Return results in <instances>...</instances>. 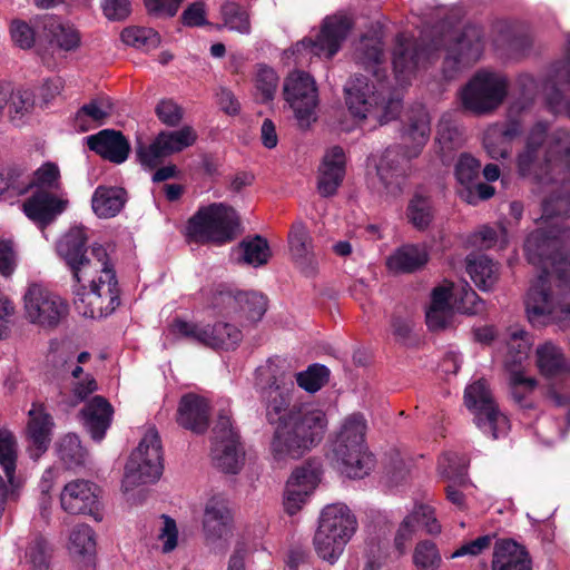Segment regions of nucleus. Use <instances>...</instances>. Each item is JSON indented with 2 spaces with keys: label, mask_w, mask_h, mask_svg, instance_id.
<instances>
[{
  "label": "nucleus",
  "mask_w": 570,
  "mask_h": 570,
  "mask_svg": "<svg viewBox=\"0 0 570 570\" xmlns=\"http://www.w3.org/2000/svg\"><path fill=\"white\" fill-rule=\"evenodd\" d=\"M546 131L543 122L533 125L518 157L520 175L533 178L548 194L542 203L541 226L524 244L529 263L541 268L528 291L525 311L533 325L554 323L564 330L570 327V225L562 218L570 217V175L543 176L537 170V154Z\"/></svg>",
  "instance_id": "1"
},
{
  "label": "nucleus",
  "mask_w": 570,
  "mask_h": 570,
  "mask_svg": "<svg viewBox=\"0 0 570 570\" xmlns=\"http://www.w3.org/2000/svg\"><path fill=\"white\" fill-rule=\"evenodd\" d=\"M294 382L285 374L262 390L266 420L275 426L269 450L277 462L303 458L323 440L327 428L325 412L314 404L291 406Z\"/></svg>",
  "instance_id": "2"
},
{
  "label": "nucleus",
  "mask_w": 570,
  "mask_h": 570,
  "mask_svg": "<svg viewBox=\"0 0 570 570\" xmlns=\"http://www.w3.org/2000/svg\"><path fill=\"white\" fill-rule=\"evenodd\" d=\"M87 239L86 229L75 226L58 240L56 249L78 284L75 308L85 317L101 318L120 305V291L106 248L94 245L88 253Z\"/></svg>",
  "instance_id": "3"
},
{
  "label": "nucleus",
  "mask_w": 570,
  "mask_h": 570,
  "mask_svg": "<svg viewBox=\"0 0 570 570\" xmlns=\"http://www.w3.org/2000/svg\"><path fill=\"white\" fill-rule=\"evenodd\" d=\"M483 37L481 27L469 24L462 30H449L421 48L411 37L401 33L393 51L395 76L397 80L406 81L420 65L431 59L433 51L443 46L446 51L443 72L446 78H453L460 69L479 61L484 48Z\"/></svg>",
  "instance_id": "4"
},
{
  "label": "nucleus",
  "mask_w": 570,
  "mask_h": 570,
  "mask_svg": "<svg viewBox=\"0 0 570 570\" xmlns=\"http://www.w3.org/2000/svg\"><path fill=\"white\" fill-rule=\"evenodd\" d=\"M431 132L430 116L424 107L412 109L402 131L403 146L385 149L376 165V174L383 190L391 197L402 195L409 171V163L416 158L426 145Z\"/></svg>",
  "instance_id": "5"
},
{
  "label": "nucleus",
  "mask_w": 570,
  "mask_h": 570,
  "mask_svg": "<svg viewBox=\"0 0 570 570\" xmlns=\"http://www.w3.org/2000/svg\"><path fill=\"white\" fill-rule=\"evenodd\" d=\"M366 420L360 413L346 416L333 443L336 469L350 479H363L374 464L365 443Z\"/></svg>",
  "instance_id": "6"
},
{
  "label": "nucleus",
  "mask_w": 570,
  "mask_h": 570,
  "mask_svg": "<svg viewBox=\"0 0 570 570\" xmlns=\"http://www.w3.org/2000/svg\"><path fill=\"white\" fill-rule=\"evenodd\" d=\"M358 523L353 511L343 502H333L323 508L313 538L317 556L334 564L352 540Z\"/></svg>",
  "instance_id": "7"
},
{
  "label": "nucleus",
  "mask_w": 570,
  "mask_h": 570,
  "mask_svg": "<svg viewBox=\"0 0 570 570\" xmlns=\"http://www.w3.org/2000/svg\"><path fill=\"white\" fill-rule=\"evenodd\" d=\"M344 91L351 114L361 120H373L375 125H385L395 119L402 108L400 99L386 97L383 89L370 83L363 75L351 78Z\"/></svg>",
  "instance_id": "8"
},
{
  "label": "nucleus",
  "mask_w": 570,
  "mask_h": 570,
  "mask_svg": "<svg viewBox=\"0 0 570 570\" xmlns=\"http://www.w3.org/2000/svg\"><path fill=\"white\" fill-rule=\"evenodd\" d=\"M240 219L236 210L223 203L200 207L188 220L187 235L196 243L227 244L239 234Z\"/></svg>",
  "instance_id": "9"
},
{
  "label": "nucleus",
  "mask_w": 570,
  "mask_h": 570,
  "mask_svg": "<svg viewBox=\"0 0 570 570\" xmlns=\"http://www.w3.org/2000/svg\"><path fill=\"white\" fill-rule=\"evenodd\" d=\"M163 444L155 428H148L131 452L122 480L125 491L157 481L164 471Z\"/></svg>",
  "instance_id": "10"
},
{
  "label": "nucleus",
  "mask_w": 570,
  "mask_h": 570,
  "mask_svg": "<svg viewBox=\"0 0 570 570\" xmlns=\"http://www.w3.org/2000/svg\"><path fill=\"white\" fill-rule=\"evenodd\" d=\"M508 88L509 81L505 76L480 70L463 88L462 105L475 115L490 114L502 105L508 95Z\"/></svg>",
  "instance_id": "11"
},
{
  "label": "nucleus",
  "mask_w": 570,
  "mask_h": 570,
  "mask_svg": "<svg viewBox=\"0 0 570 570\" xmlns=\"http://www.w3.org/2000/svg\"><path fill=\"white\" fill-rule=\"evenodd\" d=\"M23 311L31 324L55 328L67 317L69 305L58 294L39 284H32L23 295Z\"/></svg>",
  "instance_id": "12"
},
{
  "label": "nucleus",
  "mask_w": 570,
  "mask_h": 570,
  "mask_svg": "<svg viewBox=\"0 0 570 570\" xmlns=\"http://www.w3.org/2000/svg\"><path fill=\"white\" fill-rule=\"evenodd\" d=\"M464 402L468 409L474 411L475 423L484 434L497 440L508 431L509 421L498 410L485 380L480 379L466 386Z\"/></svg>",
  "instance_id": "13"
},
{
  "label": "nucleus",
  "mask_w": 570,
  "mask_h": 570,
  "mask_svg": "<svg viewBox=\"0 0 570 570\" xmlns=\"http://www.w3.org/2000/svg\"><path fill=\"white\" fill-rule=\"evenodd\" d=\"M283 96L302 127L316 120L318 92L315 80L307 72H291L284 80Z\"/></svg>",
  "instance_id": "14"
},
{
  "label": "nucleus",
  "mask_w": 570,
  "mask_h": 570,
  "mask_svg": "<svg viewBox=\"0 0 570 570\" xmlns=\"http://www.w3.org/2000/svg\"><path fill=\"white\" fill-rule=\"evenodd\" d=\"M352 28L351 19L345 14L326 17L315 39L305 38L295 45L298 53L308 52L317 57L331 59L335 56Z\"/></svg>",
  "instance_id": "15"
},
{
  "label": "nucleus",
  "mask_w": 570,
  "mask_h": 570,
  "mask_svg": "<svg viewBox=\"0 0 570 570\" xmlns=\"http://www.w3.org/2000/svg\"><path fill=\"white\" fill-rule=\"evenodd\" d=\"M542 122L547 125V130H549V124ZM537 170L543 176L570 175V130L558 128L550 135L546 131V139L537 154Z\"/></svg>",
  "instance_id": "16"
},
{
  "label": "nucleus",
  "mask_w": 570,
  "mask_h": 570,
  "mask_svg": "<svg viewBox=\"0 0 570 570\" xmlns=\"http://www.w3.org/2000/svg\"><path fill=\"white\" fill-rule=\"evenodd\" d=\"M196 140L197 132L191 126H184L174 131L163 130L149 146L137 148V157L142 166L153 169L165 157L193 146Z\"/></svg>",
  "instance_id": "17"
},
{
  "label": "nucleus",
  "mask_w": 570,
  "mask_h": 570,
  "mask_svg": "<svg viewBox=\"0 0 570 570\" xmlns=\"http://www.w3.org/2000/svg\"><path fill=\"white\" fill-rule=\"evenodd\" d=\"M212 306L225 316H238L256 323L267 311V297L261 293L218 291L214 294Z\"/></svg>",
  "instance_id": "18"
},
{
  "label": "nucleus",
  "mask_w": 570,
  "mask_h": 570,
  "mask_svg": "<svg viewBox=\"0 0 570 570\" xmlns=\"http://www.w3.org/2000/svg\"><path fill=\"white\" fill-rule=\"evenodd\" d=\"M202 532L205 546L214 553H225L234 537V518L222 504H208L204 510Z\"/></svg>",
  "instance_id": "19"
},
{
  "label": "nucleus",
  "mask_w": 570,
  "mask_h": 570,
  "mask_svg": "<svg viewBox=\"0 0 570 570\" xmlns=\"http://www.w3.org/2000/svg\"><path fill=\"white\" fill-rule=\"evenodd\" d=\"M55 422L43 404L32 403L28 412L26 439L28 451L33 459L40 458L49 448Z\"/></svg>",
  "instance_id": "20"
},
{
  "label": "nucleus",
  "mask_w": 570,
  "mask_h": 570,
  "mask_svg": "<svg viewBox=\"0 0 570 570\" xmlns=\"http://www.w3.org/2000/svg\"><path fill=\"white\" fill-rule=\"evenodd\" d=\"M323 465L315 460H307L296 466L289 474L284 490V499H304L315 494L323 478Z\"/></svg>",
  "instance_id": "21"
},
{
  "label": "nucleus",
  "mask_w": 570,
  "mask_h": 570,
  "mask_svg": "<svg viewBox=\"0 0 570 570\" xmlns=\"http://www.w3.org/2000/svg\"><path fill=\"white\" fill-rule=\"evenodd\" d=\"M469 460L465 455L446 452L439 459V472L452 482L445 487L446 499H462L472 495L471 487L465 481Z\"/></svg>",
  "instance_id": "22"
},
{
  "label": "nucleus",
  "mask_w": 570,
  "mask_h": 570,
  "mask_svg": "<svg viewBox=\"0 0 570 570\" xmlns=\"http://www.w3.org/2000/svg\"><path fill=\"white\" fill-rule=\"evenodd\" d=\"M288 244L292 259L306 276L316 274L318 259L313 249V240L302 223H295L288 234Z\"/></svg>",
  "instance_id": "23"
},
{
  "label": "nucleus",
  "mask_w": 570,
  "mask_h": 570,
  "mask_svg": "<svg viewBox=\"0 0 570 570\" xmlns=\"http://www.w3.org/2000/svg\"><path fill=\"white\" fill-rule=\"evenodd\" d=\"M522 132L521 125L511 120L490 126L483 137V146L492 159L508 158L512 151V142Z\"/></svg>",
  "instance_id": "24"
},
{
  "label": "nucleus",
  "mask_w": 570,
  "mask_h": 570,
  "mask_svg": "<svg viewBox=\"0 0 570 570\" xmlns=\"http://www.w3.org/2000/svg\"><path fill=\"white\" fill-rule=\"evenodd\" d=\"M68 200L58 197L52 191L37 190L23 204V212L28 218L46 226L60 215L67 207Z\"/></svg>",
  "instance_id": "25"
},
{
  "label": "nucleus",
  "mask_w": 570,
  "mask_h": 570,
  "mask_svg": "<svg viewBox=\"0 0 570 570\" xmlns=\"http://www.w3.org/2000/svg\"><path fill=\"white\" fill-rule=\"evenodd\" d=\"M345 175V154L342 147L334 146L324 155L317 181L318 193L328 197L336 193Z\"/></svg>",
  "instance_id": "26"
},
{
  "label": "nucleus",
  "mask_w": 570,
  "mask_h": 570,
  "mask_svg": "<svg viewBox=\"0 0 570 570\" xmlns=\"http://www.w3.org/2000/svg\"><path fill=\"white\" fill-rule=\"evenodd\" d=\"M87 144L90 150L115 164L124 163L130 151V145L126 137L120 131L112 129H104L87 137Z\"/></svg>",
  "instance_id": "27"
},
{
  "label": "nucleus",
  "mask_w": 570,
  "mask_h": 570,
  "mask_svg": "<svg viewBox=\"0 0 570 570\" xmlns=\"http://www.w3.org/2000/svg\"><path fill=\"white\" fill-rule=\"evenodd\" d=\"M96 547V534L89 525L80 524L71 530L67 549L70 558L80 570H87L95 564Z\"/></svg>",
  "instance_id": "28"
},
{
  "label": "nucleus",
  "mask_w": 570,
  "mask_h": 570,
  "mask_svg": "<svg viewBox=\"0 0 570 570\" xmlns=\"http://www.w3.org/2000/svg\"><path fill=\"white\" fill-rule=\"evenodd\" d=\"M451 287L436 286L432 291L431 304L426 311V324L432 331H442L454 325V305L451 303Z\"/></svg>",
  "instance_id": "29"
},
{
  "label": "nucleus",
  "mask_w": 570,
  "mask_h": 570,
  "mask_svg": "<svg viewBox=\"0 0 570 570\" xmlns=\"http://www.w3.org/2000/svg\"><path fill=\"white\" fill-rule=\"evenodd\" d=\"M491 570H532L531 560L524 547L502 539L494 544Z\"/></svg>",
  "instance_id": "30"
},
{
  "label": "nucleus",
  "mask_w": 570,
  "mask_h": 570,
  "mask_svg": "<svg viewBox=\"0 0 570 570\" xmlns=\"http://www.w3.org/2000/svg\"><path fill=\"white\" fill-rule=\"evenodd\" d=\"M83 424L91 438L101 441L111 424L114 409L102 396L92 397L80 411Z\"/></svg>",
  "instance_id": "31"
},
{
  "label": "nucleus",
  "mask_w": 570,
  "mask_h": 570,
  "mask_svg": "<svg viewBox=\"0 0 570 570\" xmlns=\"http://www.w3.org/2000/svg\"><path fill=\"white\" fill-rule=\"evenodd\" d=\"M208 416L209 406L205 399L194 394L181 397L177 413L180 426L195 433H204L208 428Z\"/></svg>",
  "instance_id": "32"
},
{
  "label": "nucleus",
  "mask_w": 570,
  "mask_h": 570,
  "mask_svg": "<svg viewBox=\"0 0 570 570\" xmlns=\"http://www.w3.org/2000/svg\"><path fill=\"white\" fill-rule=\"evenodd\" d=\"M128 202V193L122 187L98 186L91 197V208L99 218L116 217Z\"/></svg>",
  "instance_id": "33"
},
{
  "label": "nucleus",
  "mask_w": 570,
  "mask_h": 570,
  "mask_svg": "<svg viewBox=\"0 0 570 570\" xmlns=\"http://www.w3.org/2000/svg\"><path fill=\"white\" fill-rule=\"evenodd\" d=\"M429 261L425 248L417 245H403L396 248L386 259L390 272L410 274L421 269Z\"/></svg>",
  "instance_id": "34"
},
{
  "label": "nucleus",
  "mask_w": 570,
  "mask_h": 570,
  "mask_svg": "<svg viewBox=\"0 0 570 570\" xmlns=\"http://www.w3.org/2000/svg\"><path fill=\"white\" fill-rule=\"evenodd\" d=\"M537 366L540 373L548 377H557L570 372L562 350L552 342H546L537 347Z\"/></svg>",
  "instance_id": "35"
},
{
  "label": "nucleus",
  "mask_w": 570,
  "mask_h": 570,
  "mask_svg": "<svg viewBox=\"0 0 570 570\" xmlns=\"http://www.w3.org/2000/svg\"><path fill=\"white\" fill-rule=\"evenodd\" d=\"M42 26L46 35L60 49L72 51L79 48L81 36L73 24L62 23L53 16H46L42 19Z\"/></svg>",
  "instance_id": "36"
},
{
  "label": "nucleus",
  "mask_w": 570,
  "mask_h": 570,
  "mask_svg": "<svg viewBox=\"0 0 570 570\" xmlns=\"http://www.w3.org/2000/svg\"><path fill=\"white\" fill-rule=\"evenodd\" d=\"M466 272L482 291H490L499 278V267L485 255L471 254L466 258Z\"/></svg>",
  "instance_id": "37"
},
{
  "label": "nucleus",
  "mask_w": 570,
  "mask_h": 570,
  "mask_svg": "<svg viewBox=\"0 0 570 570\" xmlns=\"http://www.w3.org/2000/svg\"><path fill=\"white\" fill-rule=\"evenodd\" d=\"M236 250L239 253L238 263L254 267L266 265L272 256L268 242L259 235L244 238Z\"/></svg>",
  "instance_id": "38"
},
{
  "label": "nucleus",
  "mask_w": 570,
  "mask_h": 570,
  "mask_svg": "<svg viewBox=\"0 0 570 570\" xmlns=\"http://www.w3.org/2000/svg\"><path fill=\"white\" fill-rule=\"evenodd\" d=\"M212 459L222 471L237 473L245 460L243 443L212 444Z\"/></svg>",
  "instance_id": "39"
},
{
  "label": "nucleus",
  "mask_w": 570,
  "mask_h": 570,
  "mask_svg": "<svg viewBox=\"0 0 570 570\" xmlns=\"http://www.w3.org/2000/svg\"><path fill=\"white\" fill-rule=\"evenodd\" d=\"M357 63L366 70L379 76V66L384 60L383 42L376 36H364L361 38L355 50Z\"/></svg>",
  "instance_id": "40"
},
{
  "label": "nucleus",
  "mask_w": 570,
  "mask_h": 570,
  "mask_svg": "<svg viewBox=\"0 0 570 570\" xmlns=\"http://www.w3.org/2000/svg\"><path fill=\"white\" fill-rule=\"evenodd\" d=\"M112 112V104L108 99H92L85 104L75 116L76 127L85 132L90 129L89 120L104 125Z\"/></svg>",
  "instance_id": "41"
},
{
  "label": "nucleus",
  "mask_w": 570,
  "mask_h": 570,
  "mask_svg": "<svg viewBox=\"0 0 570 570\" xmlns=\"http://www.w3.org/2000/svg\"><path fill=\"white\" fill-rule=\"evenodd\" d=\"M207 347L210 348H235L243 340V333L236 326L217 322L213 326L207 325Z\"/></svg>",
  "instance_id": "42"
},
{
  "label": "nucleus",
  "mask_w": 570,
  "mask_h": 570,
  "mask_svg": "<svg viewBox=\"0 0 570 570\" xmlns=\"http://www.w3.org/2000/svg\"><path fill=\"white\" fill-rule=\"evenodd\" d=\"M406 217L417 230L428 229L434 219L431 198L419 193L414 194L407 204Z\"/></svg>",
  "instance_id": "43"
},
{
  "label": "nucleus",
  "mask_w": 570,
  "mask_h": 570,
  "mask_svg": "<svg viewBox=\"0 0 570 570\" xmlns=\"http://www.w3.org/2000/svg\"><path fill=\"white\" fill-rule=\"evenodd\" d=\"M446 285L451 287V299H453V305L458 312L468 315H476L484 312L485 303L468 283H462L458 286Z\"/></svg>",
  "instance_id": "44"
},
{
  "label": "nucleus",
  "mask_w": 570,
  "mask_h": 570,
  "mask_svg": "<svg viewBox=\"0 0 570 570\" xmlns=\"http://www.w3.org/2000/svg\"><path fill=\"white\" fill-rule=\"evenodd\" d=\"M510 391L515 404L521 409H533L531 395L537 387V380L527 377L522 371H511L510 373Z\"/></svg>",
  "instance_id": "45"
},
{
  "label": "nucleus",
  "mask_w": 570,
  "mask_h": 570,
  "mask_svg": "<svg viewBox=\"0 0 570 570\" xmlns=\"http://www.w3.org/2000/svg\"><path fill=\"white\" fill-rule=\"evenodd\" d=\"M253 81L256 96L261 102H268L274 99L279 78L272 67L265 63L256 65Z\"/></svg>",
  "instance_id": "46"
},
{
  "label": "nucleus",
  "mask_w": 570,
  "mask_h": 570,
  "mask_svg": "<svg viewBox=\"0 0 570 570\" xmlns=\"http://www.w3.org/2000/svg\"><path fill=\"white\" fill-rule=\"evenodd\" d=\"M121 41L137 49L149 51L156 49L161 41L160 35L146 27H127L120 33Z\"/></svg>",
  "instance_id": "47"
},
{
  "label": "nucleus",
  "mask_w": 570,
  "mask_h": 570,
  "mask_svg": "<svg viewBox=\"0 0 570 570\" xmlns=\"http://www.w3.org/2000/svg\"><path fill=\"white\" fill-rule=\"evenodd\" d=\"M223 26L230 31L242 35L250 32L249 13L243 6L236 2H226L220 9Z\"/></svg>",
  "instance_id": "48"
},
{
  "label": "nucleus",
  "mask_w": 570,
  "mask_h": 570,
  "mask_svg": "<svg viewBox=\"0 0 570 570\" xmlns=\"http://www.w3.org/2000/svg\"><path fill=\"white\" fill-rule=\"evenodd\" d=\"M21 181L28 185V190L37 187V190L58 191L61 187L60 170L56 164L46 163L33 173L32 179Z\"/></svg>",
  "instance_id": "49"
},
{
  "label": "nucleus",
  "mask_w": 570,
  "mask_h": 570,
  "mask_svg": "<svg viewBox=\"0 0 570 570\" xmlns=\"http://www.w3.org/2000/svg\"><path fill=\"white\" fill-rule=\"evenodd\" d=\"M463 141L462 131L451 119L450 115H443L438 124L436 142L440 151L445 156L448 153L460 147Z\"/></svg>",
  "instance_id": "50"
},
{
  "label": "nucleus",
  "mask_w": 570,
  "mask_h": 570,
  "mask_svg": "<svg viewBox=\"0 0 570 570\" xmlns=\"http://www.w3.org/2000/svg\"><path fill=\"white\" fill-rule=\"evenodd\" d=\"M58 455L68 468H73L85 464L88 453L78 435L70 433L60 439Z\"/></svg>",
  "instance_id": "51"
},
{
  "label": "nucleus",
  "mask_w": 570,
  "mask_h": 570,
  "mask_svg": "<svg viewBox=\"0 0 570 570\" xmlns=\"http://www.w3.org/2000/svg\"><path fill=\"white\" fill-rule=\"evenodd\" d=\"M242 442L238 428L234 424L229 410H222L212 431V444Z\"/></svg>",
  "instance_id": "52"
},
{
  "label": "nucleus",
  "mask_w": 570,
  "mask_h": 570,
  "mask_svg": "<svg viewBox=\"0 0 570 570\" xmlns=\"http://www.w3.org/2000/svg\"><path fill=\"white\" fill-rule=\"evenodd\" d=\"M18 460V444L13 433L7 429H0V466L7 479L16 473Z\"/></svg>",
  "instance_id": "53"
},
{
  "label": "nucleus",
  "mask_w": 570,
  "mask_h": 570,
  "mask_svg": "<svg viewBox=\"0 0 570 570\" xmlns=\"http://www.w3.org/2000/svg\"><path fill=\"white\" fill-rule=\"evenodd\" d=\"M480 161L469 154H462L455 165V177L459 184L466 190L478 181L480 175Z\"/></svg>",
  "instance_id": "54"
},
{
  "label": "nucleus",
  "mask_w": 570,
  "mask_h": 570,
  "mask_svg": "<svg viewBox=\"0 0 570 570\" xmlns=\"http://www.w3.org/2000/svg\"><path fill=\"white\" fill-rule=\"evenodd\" d=\"M328 375L330 371L326 366L313 364L306 371L296 374V382L299 387L314 393L327 382Z\"/></svg>",
  "instance_id": "55"
},
{
  "label": "nucleus",
  "mask_w": 570,
  "mask_h": 570,
  "mask_svg": "<svg viewBox=\"0 0 570 570\" xmlns=\"http://www.w3.org/2000/svg\"><path fill=\"white\" fill-rule=\"evenodd\" d=\"M104 495L102 489L89 480H73L63 487L60 499H98Z\"/></svg>",
  "instance_id": "56"
},
{
  "label": "nucleus",
  "mask_w": 570,
  "mask_h": 570,
  "mask_svg": "<svg viewBox=\"0 0 570 570\" xmlns=\"http://www.w3.org/2000/svg\"><path fill=\"white\" fill-rule=\"evenodd\" d=\"M413 562L420 570H436L441 563L436 546L431 541L419 542L414 549Z\"/></svg>",
  "instance_id": "57"
},
{
  "label": "nucleus",
  "mask_w": 570,
  "mask_h": 570,
  "mask_svg": "<svg viewBox=\"0 0 570 570\" xmlns=\"http://www.w3.org/2000/svg\"><path fill=\"white\" fill-rule=\"evenodd\" d=\"M169 328L174 335L188 338L207 347V325L202 326L197 323L176 318L173 321Z\"/></svg>",
  "instance_id": "58"
},
{
  "label": "nucleus",
  "mask_w": 570,
  "mask_h": 570,
  "mask_svg": "<svg viewBox=\"0 0 570 570\" xmlns=\"http://www.w3.org/2000/svg\"><path fill=\"white\" fill-rule=\"evenodd\" d=\"M28 191V185L21 181V174L13 169L0 170V199L20 196Z\"/></svg>",
  "instance_id": "59"
},
{
  "label": "nucleus",
  "mask_w": 570,
  "mask_h": 570,
  "mask_svg": "<svg viewBox=\"0 0 570 570\" xmlns=\"http://www.w3.org/2000/svg\"><path fill=\"white\" fill-rule=\"evenodd\" d=\"M508 347L511 362L515 365H521L528 358L531 348L528 333L523 330L511 332Z\"/></svg>",
  "instance_id": "60"
},
{
  "label": "nucleus",
  "mask_w": 570,
  "mask_h": 570,
  "mask_svg": "<svg viewBox=\"0 0 570 570\" xmlns=\"http://www.w3.org/2000/svg\"><path fill=\"white\" fill-rule=\"evenodd\" d=\"M409 517L413 518L415 529L423 528L428 534L436 535L441 533L442 527L434 515V510L428 504H420Z\"/></svg>",
  "instance_id": "61"
},
{
  "label": "nucleus",
  "mask_w": 570,
  "mask_h": 570,
  "mask_svg": "<svg viewBox=\"0 0 570 570\" xmlns=\"http://www.w3.org/2000/svg\"><path fill=\"white\" fill-rule=\"evenodd\" d=\"M163 525L158 530L157 539L161 542V552L167 554L173 552L178 547V528L176 521L167 515L160 517Z\"/></svg>",
  "instance_id": "62"
},
{
  "label": "nucleus",
  "mask_w": 570,
  "mask_h": 570,
  "mask_svg": "<svg viewBox=\"0 0 570 570\" xmlns=\"http://www.w3.org/2000/svg\"><path fill=\"white\" fill-rule=\"evenodd\" d=\"M31 570H46L48 566V543L45 538L37 535L26 553Z\"/></svg>",
  "instance_id": "63"
},
{
  "label": "nucleus",
  "mask_w": 570,
  "mask_h": 570,
  "mask_svg": "<svg viewBox=\"0 0 570 570\" xmlns=\"http://www.w3.org/2000/svg\"><path fill=\"white\" fill-rule=\"evenodd\" d=\"M155 112L159 120L169 126L176 127L184 117L183 108L171 99H163L156 106Z\"/></svg>",
  "instance_id": "64"
}]
</instances>
